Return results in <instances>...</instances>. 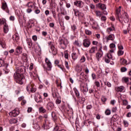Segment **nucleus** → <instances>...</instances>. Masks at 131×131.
<instances>
[{
	"label": "nucleus",
	"instance_id": "4d7b16f0",
	"mask_svg": "<svg viewBox=\"0 0 131 131\" xmlns=\"http://www.w3.org/2000/svg\"><path fill=\"white\" fill-rule=\"evenodd\" d=\"M101 101L102 102H106V101H107V98H106V97H105V96H102L101 97Z\"/></svg>",
	"mask_w": 131,
	"mask_h": 131
},
{
	"label": "nucleus",
	"instance_id": "a18cd8bd",
	"mask_svg": "<svg viewBox=\"0 0 131 131\" xmlns=\"http://www.w3.org/2000/svg\"><path fill=\"white\" fill-rule=\"evenodd\" d=\"M104 84L107 85L108 88H111V83L108 81L104 82Z\"/></svg>",
	"mask_w": 131,
	"mask_h": 131
},
{
	"label": "nucleus",
	"instance_id": "c03bdc74",
	"mask_svg": "<svg viewBox=\"0 0 131 131\" xmlns=\"http://www.w3.org/2000/svg\"><path fill=\"white\" fill-rule=\"evenodd\" d=\"M105 114L106 115H110V114H111V111L109 109H107L105 112Z\"/></svg>",
	"mask_w": 131,
	"mask_h": 131
},
{
	"label": "nucleus",
	"instance_id": "cd10ccee",
	"mask_svg": "<svg viewBox=\"0 0 131 131\" xmlns=\"http://www.w3.org/2000/svg\"><path fill=\"white\" fill-rule=\"evenodd\" d=\"M96 50H97V47H92L90 50L89 53H90V54H93V53H95V52H96Z\"/></svg>",
	"mask_w": 131,
	"mask_h": 131
},
{
	"label": "nucleus",
	"instance_id": "5fc2aeb1",
	"mask_svg": "<svg viewBox=\"0 0 131 131\" xmlns=\"http://www.w3.org/2000/svg\"><path fill=\"white\" fill-rule=\"evenodd\" d=\"M101 21H106L107 17L103 15L101 18Z\"/></svg>",
	"mask_w": 131,
	"mask_h": 131
},
{
	"label": "nucleus",
	"instance_id": "393cba45",
	"mask_svg": "<svg viewBox=\"0 0 131 131\" xmlns=\"http://www.w3.org/2000/svg\"><path fill=\"white\" fill-rule=\"evenodd\" d=\"M113 30H115V28L112 26V27H110L107 29L106 32L108 34H110L111 31H113Z\"/></svg>",
	"mask_w": 131,
	"mask_h": 131
},
{
	"label": "nucleus",
	"instance_id": "9b49d317",
	"mask_svg": "<svg viewBox=\"0 0 131 131\" xmlns=\"http://www.w3.org/2000/svg\"><path fill=\"white\" fill-rule=\"evenodd\" d=\"M45 62L47 66V70L49 71L52 70V63L51 62L50 59H49L48 58H46L45 59Z\"/></svg>",
	"mask_w": 131,
	"mask_h": 131
},
{
	"label": "nucleus",
	"instance_id": "f03ea898",
	"mask_svg": "<svg viewBox=\"0 0 131 131\" xmlns=\"http://www.w3.org/2000/svg\"><path fill=\"white\" fill-rule=\"evenodd\" d=\"M48 47L50 53L54 55H57V49L55 47V43L52 41L48 42Z\"/></svg>",
	"mask_w": 131,
	"mask_h": 131
},
{
	"label": "nucleus",
	"instance_id": "4468645a",
	"mask_svg": "<svg viewBox=\"0 0 131 131\" xmlns=\"http://www.w3.org/2000/svg\"><path fill=\"white\" fill-rule=\"evenodd\" d=\"M74 14L75 16H76V17H83V13L82 12L79 11V10L77 9H74Z\"/></svg>",
	"mask_w": 131,
	"mask_h": 131
},
{
	"label": "nucleus",
	"instance_id": "1a4fd4ad",
	"mask_svg": "<svg viewBox=\"0 0 131 131\" xmlns=\"http://www.w3.org/2000/svg\"><path fill=\"white\" fill-rule=\"evenodd\" d=\"M83 2L80 0H77L74 2V6L77 7L78 8H82L83 7Z\"/></svg>",
	"mask_w": 131,
	"mask_h": 131
},
{
	"label": "nucleus",
	"instance_id": "f3484780",
	"mask_svg": "<svg viewBox=\"0 0 131 131\" xmlns=\"http://www.w3.org/2000/svg\"><path fill=\"white\" fill-rule=\"evenodd\" d=\"M54 108V103L53 102H49L47 104V109L49 111H52L53 110V108Z\"/></svg>",
	"mask_w": 131,
	"mask_h": 131
},
{
	"label": "nucleus",
	"instance_id": "37998d69",
	"mask_svg": "<svg viewBox=\"0 0 131 131\" xmlns=\"http://www.w3.org/2000/svg\"><path fill=\"white\" fill-rule=\"evenodd\" d=\"M124 53V52H123V51L119 50L118 52V56H122V55H123Z\"/></svg>",
	"mask_w": 131,
	"mask_h": 131
},
{
	"label": "nucleus",
	"instance_id": "0e129e2a",
	"mask_svg": "<svg viewBox=\"0 0 131 131\" xmlns=\"http://www.w3.org/2000/svg\"><path fill=\"white\" fill-rule=\"evenodd\" d=\"M90 7L92 9V10H94L95 5H94V4H91L90 5Z\"/></svg>",
	"mask_w": 131,
	"mask_h": 131
},
{
	"label": "nucleus",
	"instance_id": "6e6552de",
	"mask_svg": "<svg viewBox=\"0 0 131 131\" xmlns=\"http://www.w3.org/2000/svg\"><path fill=\"white\" fill-rule=\"evenodd\" d=\"M104 58V61L107 63H110L111 60H113V56L110 54H106Z\"/></svg>",
	"mask_w": 131,
	"mask_h": 131
},
{
	"label": "nucleus",
	"instance_id": "09e8293b",
	"mask_svg": "<svg viewBox=\"0 0 131 131\" xmlns=\"http://www.w3.org/2000/svg\"><path fill=\"white\" fill-rule=\"evenodd\" d=\"M91 76H92L93 80H95V79H96V78H97V76H96V74H95V73H92L91 75Z\"/></svg>",
	"mask_w": 131,
	"mask_h": 131
},
{
	"label": "nucleus",
	"instance_id": "a878e982",
	"mask_svg": "<svg viewBox=\"0 0 131 131\" xmlns=\"http://www.w3.org/2000/svg\"><path fill=\"white\" fill-rule=\"evenodd\" d=\"M15 52L17 54H21L22 53V47L18 46L15 49Z\"/></svg>",
	"mask_w": 131,
	"mask_h": 131
},
{
	"label": "nucleus",
	"instance_id": "58836bf2",
	"mask_svg": "<svg viewBox=\"0 0 131 131\" xmlns=\"http://www.w3.org/2000/svg\"><path fill=\"white\" fill-rule=\"evenodd\" d=\"M95 14L97 17H100L101 16H102V13L100 11H95Z\"/></svg>",
	"mask_w": 131,
	"mask_h": 131
},
{
	"label": "nucleus",
	"instance_id": "49530a36",
	"mask_svg": "<svg viewBox=\"0 0 131 131\" xmlns=\"http://www.w3.org/2000/svg\"><path fill=\"white\" fill-rule=\"evenodd\" d=\"M64 57L66 58V59H68V58H69V55L68 54V52H67V51H65L64 52Z\"/></svg>",
	"mask_w": 131,
	"mask_h": 131
},
{
	"label": "nucleus",
	"instance_id": "4c0bfd02",
	"mask_svg": "<svg viewBox=\"0 0 131 131\" xmlns=\"http://www.w3.org/2000/svg\"><path fill=\"white\" fill-rule=\"evenodd\" d=\"M74 91L75 92V94L76 97H77V98H78V97H79V92H78V90H77V89H76V88H74Z\"/></svg>",
	"mask_w": 131,
	"mask_h": 131
},
{
	"label": "nucleus",
	"instance_id": "f257e3e1",
	"mask_svg": "<svg viewBox=\"0 0 131 131\" xmlns=\"http://www.w3.org/2000/svg\"><path fill=\"white\" fill-rule=\"evenodd\" d=\"M16 68V71L14 73L13 77L17 83L22 84L25 78L24 75H23V73H25V67L20 66Z\"/></svg>",
	"mask_w": 131,
	"mask_h": 131
},
{
	"label": "nucleus",
	"instance_id": "c85d7f7f",
	"mask_svg": "<svg viewBox=\"0 0 131 131\" xmlns=\"http://www.w3.org/2000/svg\"><path fill=\"white\" fill-rule=\"evenodd\" d=\"M0 46H1L3 49H5V47H6V42H5L4 40L0 39Z\"/></svg>",
	"mask_w": 131,
	"mask_h": 131
},
{
	"label": "nucleus",
	"instance_id": "603ef678",
	"mask_svg": "<svg viewBox=\"0 0 131 131\" xmlns=\"http://www.w3.org/2000/svg\"><path fill=\"white\" fill-rule=\"evenodd\" d=\"M123 81H124V82H125L126 83V82H128V78L124 77L123 78Z\"/></svg>",
	"mask_w": 131,
	"mask_h": 131
},
{
	"label": "nucleus",
	"instance_id": "7ed1b4c3",
	"mask_svg": "<svg viewBox=\"0 0 131 131\" xmlns=\"http://www.w3.org/2000/svg\"><path fill=\"white\" fill-rule=\"evenodd\" d=\"M8 63H5L3 59H0V67H3V70L5 71L6 74L10 72V70L8 69Z\"/></svg>",
	"mask_w": 131,
	"mask_h": 131
},
{
	"label": "nucleus",
	"instance_id": "774afa93",
	"mask_svg": "<svg viewBox=\"0 0 131 131\" xmlns=\"http://www.w3.org/2000/svg\"><path fill=\"white\" fill-rule=\"evenodd\" d=\"M113 53H114V50L112 49V50H110V52H108L107 54H110L111 55H112Z\"/></svg>",
	"mask_w": 131,
	"mask_h": 131
},
{
	"label": "nucleus",
	"instance_id": "6ab92c4d",
	"mask_svg": "<svg viewBox=\"0 0 131 131\" xmlns=\"http://www.w3.org/2000/svg\"><path fill=\"white\" fill-rule=\"evenodd\" d=\"M27 7H28V8H31L32 9L33 8H35V3H32V2H28L27 5H26Z\"/></svg>",
	"mask_w": 131,
	"mask_h": 131
},
{
	"label": "nucleus",
	"instance_id": "bf43d9fd",
	"mask_svg": "<svg viewBox=\"0 0 131 131\" xmlns=\"http://www.w3.org/2000/svg\"><path fill=\"white\" fill-rule=\"evenodd\" d=\"M64 64L67 69H69V66H68V62H67V61H65Z\"/></svg>",
	"mask_w": 131,
	"mask_h": 131
},
{
	"label": "nucleus",
	"instance_id": "f8f14e48",
	"mask_svg": "<svg viewBox=\"0 0 131 131\" xmlns=\"http://www.w3.org/2000/svg\"><path fill=\"white\" fill-rule=\"evenodd\" d=\"M20 112H19V109L15 108L13 111H12L11 113H10V115H12L13 117H16V116H18Z\"/></svg>",
	"mask_w": 131,
	"mask_h": 131
},
{
	"label": "nucleus",
	"instance_id": "338daca9",
	"mask_svg": "<svg viewBox=\"0 0 131 131\" xmlns=\"http://www.w3.org/2000/svg\"><path fill=\"white\" fill-rule=\"evenodd\" d=\"M112 112H116L117 111V107H113L112 110Z\"/></svg>",
	"mask_w": 131,
	"mask_h": 131
},
{
	"label": "nucleus",
	"instance_id": "bb28decb",
	"mask_svg": "<svg viewBox=\"0 0 131 131\" xmlns=\"http://www.w3.org/2000/svg\"><path fill=\"white\" fill-rule=\"evenodd\" d=\"M115 90L117 91V92H122L123 90H124V87H123V86L116 87Z\"/></svg>",
	"mask_w": 131,
	"mask_h": 131
},
{
	"label": "nucleus",
	"instance_id": "2eb2a0df",
	"mask_svg": "<svg viewBox=\"0 0 131 131\" xmlns=\"http://www.w3.org/2000/svg\"><path fill=\"white\" fill-rule=\"evenodd\" d=\"M115 38V36L114 35V34H110L108 36L105 37V39L106 40V42H108L109 40H112V41H113Z\"/></svg>",
	"mask_w": 131,
	"mask_h": 131
},
{
	"label": "nucleus",
	"instance_id": "f704fd0d",
	"mask_svg": "<svg viewBox=\"0 0 131 131\" xmlns=\"http://www.w3.org/2000/svg\"><path fill=\"white\" fill-rule=\"evenodd\" d=\"M90 24L91 25H97V22L93 18H90Z\"/></svg>",
	"mask_w": 131,
	"mask_h": 131
},
{
	"label": "nucleus",
	"instance_id": "39448f33",
	"mask_svg": "<svg viewBox=\"0 0 131 131\" xmlns=\"http://www.w3.org/2000/svg\"><path fill=\"white\" fill-rule=\"evenodd\" d=\"M120 20H121V21H120L121 23L122 22V20L124 22H128V14H127V13L124 12L122 16L121 14Z\"/></svg>",
	"mask_w": 131,
	"mask_h": 131
},
{
	"label": "nucleus",
	"instance_id": "c9c22d12",
	"mask_svg": "<svg viewBox=\"0 0 131 131\" xmlns=\"http://www.w3.org/2000/svg\"><path fill=\"white\" fill-rule=\"evenodd\" d=\"M38 119V122H39V123H41L43 119V117L42 116H39L37 118Z\"/></svg>",
	"mask_w": 131,
	"mask_h": 131
},
{
	"label": "nucleus",
	"instance_id": "8fccbe9b",
	"mask_svg": "<svg viewBox=\"0 0 131 131\" xmlns=\"http://www.w3.org/2000/svg\"><path fill=\"white\" fill-rule=\"evenodd\" d=\"M116 46H115V43H112L110 45V49H114V48H115Z\"/></svg>",
	"mask_w": 131,
	"mask_h": 131
},
{
	"label": "nucleus",
	"instance_id": "20e7f679",
	"mask_svg": "<svg viewBox=\"0 0 131 131\" xmlns=\"http://www.w3.org/2000/svg\"><path fill=\"white\" fill-rule=\"evenodd\" d=\"M26 89L27 92H29V91H30V92H31L32 93H35V92H36V88L32 83H31L29 85H28Z\"/></svg>",
	"mask_w": 131,
	"mask_h": 131
},
{
	"label": "nucleus",
	"instance_id": "2f4dec72",
	"mask_svg": "<svg viewBox=\"0 0 131 131\" xmlns=\"http://www.w3.org/2000/svg\"><path fill=\"white\" fill-rule=\"evenodd\" d=\"M33 128L35 129H38L39 128V125H38V124H37V122H33Z\"/></svg>",
	"mask_w": 131,
	"mask_h": 131
},
{
	"label": "nucleus",
	"instance_id": "ddd939ff",
	"mask_svg": "<svg viewBox=\"0 0 131 131\" xmlns=\"http://www.w3.org/2000/svg\"><path fill=\"white\" fill-rule=\"evenodd\" d=\"M83 45L84 48H89L91 46V41L89 39H85L83 40Z\"/></svg>",
	"mask_w": 131,
	"mask_h": 131
},
{
	"label": "nucleus",
	"instance_id": "052dcab7",
	"mask_svg": "<svg viewBox=\"0 0 131 131\" xmlns=\"http://www.w3.org/2000/svg\"><path fill=\"white\" fill-rule=\"evenodd\" d=\"M31 12H32V9L31 8H28L27 9V13H28V14L30 13Z\"/></svg>",
	"mask_w": 131,
	"mask_h": 131
},
{
	"label": "nucleus",
	"instance_id": "423d86ee",
	"mask_svg": "<svg viewBox=\"0 0 131 131\" xmlns=\"http://www.w3.org/2000/svg\"><path fill=\"white\" fill-rule=\"evenodd\" d=\"M59 45L62 49H65L67 47V45H68V40L66 39H61L59 41Z\"/></svg>",
	"mask_w": 131,
	"mask_h": 131
},
{
	"label": "nucleus",
	"instance_id": "473e14b6",
	"mask_svg": "<svg viewBox=\"0 0 131 131\" xmlns=\"http://www.w3.org/2000/svg\"><path fill=\"white\" fill-rule=\"evenodd\" d=\"M27 42L29 46V48L30 49L31 46H32V41L30 39H27Z\"/></svg>",
	"mask_w": 131,
	"mask_h": 131
},
{
	"label": "nucleus",
	"instance_id": "7c9ffc66",
	"mask_svg": "<svg viewBox=\"0 0 131 131\" xmlns=\"http://www.w3.org/2000/svg\"><path fill=\"white\" fill-rule=\"evenodd\" d=\"M112 119L114 120V121H117L119 120V117L118 115H114Z\"/></svg>",
	"mask_w": 131,
	"mask_h": 131
},
{
	"label": "nucleus",
	"instance_id": "69168bd1",
	"mask_svg": "<svg viewBox=\"0 0 131 131\" xmlns=\"http://www.w3.org/2000/svg\"><path fill=\"white\" fill-rule=\"evenodd\" d=\"M75 45H76V46H77V47H80V46H81V45L79 43V42H78V41H75Z\"/></svg>",
	"mask_w": 131,
	"mask_h": 131
},
{
	"label": "nucleus",
	"instance_id": "3c124183",
	"mask_svg": "<svg viewBox=\"0 0 131 131\" xmlns=\"http://www.w3.org/2000/svg\"><path fill=\"white\" fill-rule=\"evenodd\" d=\"M127 104H128V102L127 101V100H123V105H124V106H126Z\"/></svg>",
	"mask_w": 131,
	"mask_h": 131
},
{
	"label": "nucleus",
	"instance_id": "9d476101",
	"mask_svg": "<svg viewBox=\"0 0 131 131\" xmlns=\"http://www.w3.org/2000/svg\"><path fill=\"white\" fill-rule=\"evenodd\" d=\"M52 95L54 99H58L59 94H58V91L55 88H52Z\"/></svg>",
	"mask_w": 131,
	"mask_h": 131
},
{
	"label": "nucleus",
	"instance_id": "13d9d810",
	"mask_svg": "<svg viewBox=\"0 0 131 131\" xmlns=\"http://www.w3.org/2000/svg\"><path fill=\"white\" fill-rule=\"evenodd\" d=\"M32 39H33L34 41H36L37 40V36L36 35H33L32 36Z\"/></svg>",
	"mask_w": 131,
	"mask_h": 131
},
{
	"label": "nucleus",
	"instance_id": "ea45409f",
	"mask_svg": "<svg viewBox=\"0 0 131 131\" xmlns=\"http://www.w3.org/2000/svg\"><path fill=\"white\" fill-rule=\"evenodd\" d=\"M54 130H56V131H66L64 129H60V127H59V126H56L55 127H54Z\"/></svg>",
	"mask_w": 131,
	"mask_h": 131
},
{
	"label": "nucleus",
	"instance_id": "aec40b11",
	"mask_svg": "<svg viewBox=\"0 0 131 131\" xmlns=\"http://www.w3.org/2000/svg\"><path fill=\"white\" fill-rule=\"evenodd\" d=\"M35 100L37 103H40L42 101V99H41V96L40 95H38L37 97L35 98Z\"/></svg>",
	"mask_w": 131,
	"mask_h": 131
},
{
	"label": "nucleus",
	"instance_id": "412c9836",
	"mask_svg": "<svg viewBox=\"0 0 131 131\" xmlns=\"http://www.w3.org/2000/svg\"><path fill=\"white\" fill-rule=\"evenodd\" d=\"M51 115L53 119V121H54V122H56L57 119H58V118L57 117V114H56V113H55L54 112H52L51 113Z\"/></svg>",
	"mask_w": 131,
	"mask_h": 131
},
{
	"label": "nucleus",
	"instance_id": "5701e85b",
	"mask_svg": "<svg viewBox=\"0 0 131 131\" xmlns=\"http://www.w3.org/2000/svg\"><path fill=\"white\" fill-rule=\"evenodd\" d=\"M4 32L5 33H8V32H9V27L8 26L7 23L4 24Z\"/></svg>",
	"mask_w": 131,
	"mask_h": 131
},
{
	"label": "nucleus",
	"instance_id": "79ce46f5",
	"mask_svg": "<svg viewBox=\"0 0 131 131\" xmlns=\"http://www.w3.org/2000/svg\"><path fill=\"white\" fill-rule=\"evenodd\" d=\"M123 122L125 127H127V126H128V122H127V121L124 120Z\"/></svg>",
	"mask_w": 131,
	"mask_h": 131
},
{
	"label": "nucleus",
	"instance_id": "a211bd4d",
	"mask_svg": "<svg viewBox=\"0 0 131 131\" xmlns=\"http://www.w3.org/2000/svg\"><path fill=\"white\" fill-rule=\"evenodd\" d=\"M97 7L99 8V9H101L102 10H106V5L104 4L98 3L97 4Z\"/></svg>",
	"mask_w": 131,
	"mask_h": 131
},
{
	"label": "nucleus",
	"instance_id": "6e6d98bb",
	"mask_svg": "<svg viewBox=\"0 0 131 131\" xmlns=\"http://www.w3.org/2000/svg\"><path fill=\"white\" fill-rule=\"evenodd\" d=\"M127 70V69H126V68L125 67H123L121 69V72H125V71H126Z\"/></svg>",
	"mask_w": 131,
	"mask_h": 131
},
{
	"label": "nucleus",
	"instance_id": "e2e57ef3",
	"mask_svg": "<svg viewBox=\"0 0 131 131\" xmlns=\"http://www.w3.org/2000/svg\"><path fill=\"white\" fill-rule=\"evenodd\" d=\"M56 103L57 104V105H59V104H60L61 103V100L59 99H56Z\"/></svg>",
	"mask_w": 131,
	"mask_h": 131
},
{
	"label": "nucleus",
	"instance_id": "b1692460",
	"mask_svg": "<svg viewBox=\"0 0 131 131\" xmlns=\"http://www.w3.org/2000/svg\"><path fill=\"white\" fill-rule=\"evenodd\" d=\"M20 37H19V35L18 34H15L13 36V40H15L16 42L19 40V39Z\"/></svg>",
	"mask_w": 131,
	"mask_h": 131
},
{
	"label": "nucleus",
	"instance_id": "864d4df0",
	"mask_svg": "<svg viewBox=\"0 0 131 131\" xmlns=\"http://www.w3.org/2000/svg\"><path fill=\"white\" fill-rule=\"evenodd\" d=\"M71 28L72 30L74 31H75V30H76L77 28H76V26H75V25H73L71 26Z\"/></svg>",
	"mask_w": 131,
	"mask_h": 131
},
{
	"label": "nucleus",
	"instance_id": "c756f323",
	"mask_svg": "<svg viewBox=\"0 0 131 131\" xmlns=\"http://www.w3.org/2000/svg\"><path fill=\"white\" fill-rule=\"evenodd\" d=\"M39 112H41V113H47V110L46 108H43V107L41 106L39 108Z\"/></svg>",
	"mask_w": 131,
	"mask_h": 131
},
{
	"label": "nucleus",
	"instance_id": "0eeeda50",
	"mask_svg": "<svg viewBox=\"0 0 131 131\" xmlns=\"http://www.w3.org/2000/svg\"><path fill=\"white\" fill-rule=\"evenodd\" d=\"M121 6H119V8L116 10V17L117 20H119V22H121L120 20V17L121 16Z\"/></svg>",
	"mask_w": 131,
	"mask_h": 131
},
{
	"label": "nucleus",
	"instance_id": "680f3d73",
	"mask_svg": "<svg viewBox=\"0 0 131 131\" xmlns=\"http://www.w3.org/2000/svg\"><path fill=\"white\" fill-rule=\"evenodd\" d=\"M95 85H96V86H97V88H99L100 86V82L99 81H96L95 82Z\"/></svg>",
	"mask_w": 131,
	"mask_h": 131
},
{
	"label": "nucleus",
	"instance_id": "dca6fc26",
	"mask_svg": "<svg viewBox=\"0 0 131 131\" xmlns=\"http://www.w3.org/2000/svg\"><path fill=\"white\" fill-rule=\"evenodd\" d=\"M2 9L5 11L6 13H9L10 11L9 10V8L8 7V5H7V3H2Z\"/></svg>",
	"mask_w": 131,
	"mask_h": 131
},
{
	"label": "nucleus",
	"instance_id": "a19ab883",
	"mask_svg": "<svg viewBox=\"0 0 131 131\" xmlns=\"http://www.w3.org/2000/svg\"><path fill=\"white\" fill-rule=\"evenodd\" d=\"M85 57H84V56H82L81 58V59H80V63H83L84 62H85Z\"/></svg>",
	"mask_w": 131,
	"mask_h": 131
},
{
	"label": "nucleus",
	"instance_id": "de8ad7c7",
	"mask_svg": "<svg viewBox=\"0 0 131 131\" xmlns=\"http://www.w3.org/2000/svg\"><path fill=\"white\" fill-rule=\"evenodd\" d=\"M85 33L87 34V35H91L92 34V32L89 30H85Z\"/></svg>",
	"mask_w": 131,
	"mask_h": 131
},
{
	"label": "nucleus",
	"instance_id": "4be33fe9",
	"mask_svg": "<svg viewBox=\"0 0 131 131\" xmlns=\"http://www.w3.org/2000/svg\"><path fill=\"white\" fill-rule=\"evenodd\" d=\"M103 56V52H98L96 54V58L97 59V60L100 61V59L102 58V56Z\"/></svg>",
	"mask_w": 131,
	"mask_h": 131
},
{
	"label": "nucleus",
	"instance_id": "e433bc0d",
	"mask_svg": "<svg viewBox=\"0 0 131 131\" xmlns=\"http://www.w3.org/2000/svg\"><path fill=\"white\" fill-rule=\"evenodd\" d=\"M17 122H18V120H17V119H11L10 120V123H11V124H12L13 123H17Z\"/></svg>",
	"mask_w": 131,
	"mask_h": 131
},
{
	"label": "nucleus",
	"instance_id": "72a5a7b5",
	"mask_svg": "<svg viewBox=\"0 0 131 131\" xmlns=\"http://www.w3.org/2000/svg\"><path fill=\"white\" fill-rule=\"evenodd\" d=\"M72 58L73 60H76L77 59L78 56L76 53L74 52L72 54Z\"/></svg>",
	"mask_w": 131,
	"mask_h": 131
}]
</instances>
